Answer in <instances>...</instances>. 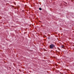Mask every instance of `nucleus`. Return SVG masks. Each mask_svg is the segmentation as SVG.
Instances as JSON below:
<instances>
[{"label": "nucleus", "mask_w": 74, "mask_h": 74, "mask_svg": "<svg viewBox=\"0 0 74 74\" xmlns=\"http://www.w3.org/2000/svg\"><path fill=\"white\" fill-rule=\"evenodd\" d=\"M49 47L51 49H53L54 47H55V45L53 44H52L50 45Z\"/></svg>", "instance_id": "f257e3e1"}, {"label": "nucleus", "mask_w": 74, "mask_h": 74, "mask_svg": "<svg viewBox=\"0 0 74 74\" xmlns=\"http://www.w3.org/2000/svg\"><path fill=\"white\" fill-rule=\"evenodd\" d=\"M39 10H42V9H41V8H39Z\"/></svg>", "instance_id": "f03ea898"}, {"label": "nucleus", "mask_w": 74, "mask_h": 74, "mask_svg": "<svg viewBox=\"0 0 74 74\" xmlns=\"http://www.w3.org/2000/svg\"><path fill=\"white\" fill-rule=\"evenodd\" d=\"M66 3H67L66 2H65V4H66Z\"/></svg>", "instance_id": "20e7f679"}, {"label": "nucleus", "mask_w": 74, "mask_h": 74, "mask_svg": "<svg viewBox=\"0 0 74 74\" xmlns=\"http://www.w3.org/2000/svg\"><path fill=\"white\" fill-rule=\"evenodd\" d=\"M63 47H64V46H63V45H62V48H63Z\"/></svg>", "instance_id": "7ed1b4c3"}]
</instances>
